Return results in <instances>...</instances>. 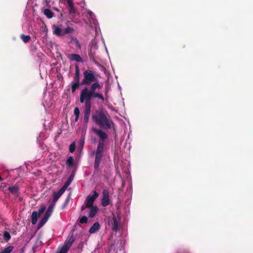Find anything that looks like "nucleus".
Here are the masks:
<instances>
[{"label": "nucleus", "mask_w": 253, "mask_h": 253, "mask_svg": "<svg viewBox=\"0 0 253 253\" xmlns=\"http://www.w3.org/2000/svg\"><path fill=\"white\" fill-rule=\"evenodd\" d=\"M83 76L81 84L86 86L81 91L80 97L97 98L104 102V97L99 91L102 88V84L98 82L97 75L91 70H86L83 72Z\"/></svg>", "instance_id": "1"}, {"label": "nucleus", "mask_w": 253, "mask_h": 253, "mask_svg": "<svg viewBox=\"0 0 253 253\" xmlns=\"http://www.w3.org/2000/svg\"><path fill=\"white\" fill-rule=\"evenodd\" d=\"M92 119L95 123L105 129H110L114 126V124L107 111L97 110L92 115Z\"/></svg>", "instance_id": "2"}, {"label": "nucleus", "mask_w": 253, "mask_h": 253, "mask_svg": "<svg viewBox=\"0 0 253 253\" xmlns=\"http://www.w3.org/2000/svg\"><path fill=\"white\" fill-rule=\"evenodd\" d=\"M94 98L80 97V102L84 103V122L87 124L89 121L91 108V101L95 99Z\"/></svg>", "instance_id": "3"}, {"label": "nucleus", "mask_w": 253, "mask_h": 253, "mask_svg": "<svg viewBox=\"0 0 253 253\" xmlns=\"http://www.w3.org/2000/svg\"><path fill=\"white\" fill-rule=\"evenodd\" d=\"M104 144L98 143L96 152H92V154H95V160L94 169L97 170L99 169L101 162L104 156Z\"/></svg>", "instance_id": "4"}, {"label": "nucleus", "mask_w": 253, "mask_h": 253, "mask_svg": "<svg viewBox=\"0 0 253 253\" xmlns=\"http://www.w3.org/2000/svg\"><path fill=\"white\" fill-rule=\"evenodd\" d=\"M62 26L53 25L52 26V29L53 34L58 37H62L66 35L72 33L74 31V29L71 27H67L63 29L62 28Z\"/></svg>", "instance_id": "5"}, {"label": "nucleus", "mask_w": 253, "mask_h": 253, "mask_svg": "<svg viewBox=\"0 0 253 253\" xmlns=\"http://www.w3.org/2000/svg\"><path fill=\"white\" fill-rule=\"evenodd\" d=\"M120 219L117 218L115 215H113L112 217L108 219V224L112 228V230L114 232H117L119 229V226Z\"/></svg>", "instance_id": "6"}, {"label": "nucleus", "mask_w": 253, "mask_h": 253, "mask_svg": "<svg viewBox=\"0 0 253 253\" xmlns=\"http://www.w3.org/2000/svg\"><path fill=\"white\" fill-rule=\"evenodd\" d=\"M74 237L73 235L68 237L65 241L63 247L59 252L60 253H67L74 243Z\"/></svg>", "instance_id": "7"}, {"label": "nucleus", "mask_w": 253, "mask_h": 253, "mask_svg": "<svg viewBox=\"0 0 253 253\" xmlns=\"http://www.w3.org/2000/svg\"><path fill=\"white\" fill-rule=\"evenodd\" d=\"M94 133L99 137L98 143L104 144V142L107 138V134L100 129L93 128Z\"/></svg>", "instance_id": "8"}, {"label": "nucleus", "mask_w": 253, "mask_h": 253, "mask_svg": "<svg viewBox=\"0 0 253 253\" xmlns=\"http://www.w3.org/2000/svg\"><path fill=\"white\" fill-rule=\"evenodd\" d=\"M103 197L101 199V204L106 207L109 204V194L107 189H104L102 192Z\"/></svg>", "instance_id": "9"}, {"label": "nucleus", "mask_w": 253, "mask_h": 253, "mask_svg": "<svg viewBox=\"0 0 253 253\" xmlns=\"http://www.w3.org/2000/svg\"><path fill=\"white\" fill-rule=\"evenodd\" d=\"M74 177V174L72 173L70 175L67 181L65 182L64 185L60 189L61 190V192L63 191L64 193V192L65 191V190L67 188V187L71 184L72 181L73 180Z\"/></svg>", "instance_id": "10"}, {"label": "nucleus", "mask_w": 253, "mask_h": 253, "mask_svg": "<svg viewBox=\"0 0 253 253\" xmlns=\"http://www.w3.org/2000/svg\"><path fill=\"white\" fill-rule=\"evenodd\" d=\"M68 58L72 61H76L78 62H83L81 56L77 54H71L68 56Z\"/></svg>", "instance_id": "11"}, {"label": "nucleus", "mask_w": 253, "mask_h": 253, "mask_svg": "<svg viewBox=\"0 0 253 253\" xmlns=\"http://www.w3.org/2000/svg\"><path fill=\"white\" fill-rule=\"evenodd\" d=\"M80 70L79 67L78 65H76L75 66V76L74 77L73 81L74 82H80Z\"/></svg>", "instance_id": "12"}, {"label": "nucleus", "mask_w": 253, "mask_h": 253, "mask_svg": "<svg viewBox=\"0 0 253 253\" xmlns=\"http://www.w3.org/2000/svg\"><path fill=\"white\" fill-rule=\"evenodd\" d=\"M94 201L92 199H91L90 198H89L88 196L86 198L85 200V206L84 207V206H82L81 208V210L82 211L84 210L86 208H90L93 207V205L94 203Z\"/></svg>", "instance_id": "13"}, {"label": "nucleus", "mask_w": 253, "mask_h": 253, "mask_svg": "<svg viewBox=\"0 0 253 253\" xmlns=\"http://www.w3.org/2000/svg\"><path fill=\"white\" fill-rule=\"evenodd\" d=\"M89 208L90 209L88 211V216L91 218L94 217L98 211V208L97 206H94Z\"/></svg>", "instance_id": "14"}, {"label": "nucleus", "mask_w": 253, "mask_h": 253, "mask_svg": "<svg viewBox=\"0 0 253 253\" xmlns=\"http://www.w3.org/2000/svg\"><path fill=\"white\" fill-rule=\"evenodd\" d=\"M63 193L64 192L63 191L61 192L60 190H59L57 192L54 193L53 195V199L51 203L55 205L57 201Z\"/></svg>", "instance_id": "15"}, {"label": "nucleus", "mask_w": 253, "mask_h": 253, "mask_svg": "<svg viewBox=\"0 0 253 253\" xmlns=\"http://www.w3.org/2000/svg\"><path fill=\"white\" fill-rule=\"evenodd\" d=\"M39 213H38L37 211H33L31 216V222L32 224L35 225L37 223L38 218L39 217Z\"/></svg>", "instance_id": "16"}, {"label": "nucleus", "mask_w": 253, "mask_h": 253, "mask_svg": "<svg viewBox=\"0 0 253 253\" xmlns=\"http://www.w3.org/2000/svg\"><path fill=\"white\" fill-rule=\"evenodd\" d=\"M19 187L16 186L14 185L11 187H9L8 188V190L13 195H14L15 196H18V193L19 191Z\"/></svg>", "instance_id": "17"}, {"label": "nucleus", "mask_w": 253, "mask_h": 253, "mask_svg": "<svg viewBox=\"0 0 253 253\" xmlns=\"http://www.w3.org/2000/svg\"><path fill=\"white\" fill-rule=\"evenodd\" d=\"M100 225L98 222H95L90 228L89 232L90 233H94L99 229Z\"/></svg>", "instance_id": "18"}, {"label": "nucleus", "mask_w": 253, "mask_h": 253, "mask_svg": "<svg viewBox=\"0 0 253 253\" xmlns=\"http://www.w3.org/2000/svg\"><path fill=\"white\" fill-rule=\"evenodd\" d=\"M69 6V11L70 14L75 13L76 12V8H75L73 0L67 2Z\"/></svg>", "instance_id": "19"}, {"label": "nucleus", "mask_w": 253, "mask_h": 253, "mask_svg": "<svg viewBox=\"0 0 253 253\" xmlns=\"http://www.w3.org/2000/svg\"><path fill=\"white\" fill-rule=\"evenodd\" d=\"M55 206L53 204L51 203L48 207L45 214L50 217L52 213Z\"/></svg>", "instance_id": "20"}, {"label": "nucleus", "mask_w": 253, "mask_h": 253, "mask_svg": "<svg viewBox=\"0 0 253 253\" xmlns=\"http://www.w3.org/2000/svg\"><path fill=\"white\" fill-rule=\"evenodd\" d=\"M43 13L47 18L50 19L54 16V13L48 8L44 9L43 10Z\"/></svg>", "instance_id": "21"}, {"label": "nucleus", "mask_w": 253, "mask_h": 253, "mask_svg": "<svg viewBox=\"0 0 253 253\" xmlns=\"http://www.w3.org/2000/svg\"><path fill=\"white\" fill-rule=\"evenodd\" d=\"M49 216L44 214L43 218L41 219L38 224V227L40 228L42 227L48 220Z\"/></svg>", "instance_id": "22"}, {"label": "nucleus", "mask_w": 253, "mask_h": 253, "mask_svg": "<svg viewBox=\"0 0 253 253\" xmlns=\"http://www.w3.org/2000/svg\"><path fill=\"white\" fill-rule=\"evenodd\" d=\"M71 84V90L72 93H74L80 85H81L80 82H72Z\"/></svg>", "instance_id": "23"}, {"label": "nucleus", "mask_w": 253, "mask_h": 253, "mask_svg": "<svg viewBox=\"0 0 253 253\" xmlns=\"http://www.w3.org/2000/svg\"><path fill=\"white\" fill-rule=\"evenodd\" d=\"M66 164L68 167H72L74 164V161L73 157L70 156L68 157L66 160Z\"/></svg>", "instance_id": "24"}, {"label": "nucleus", "mask_w": 253, "mask_h": 253, "mask_svg": "<svg viewBox=\"0 0 253 253\" xmlns=\"http://www.w3.org/2000/svg\"><path fill=\"white\" fill-rule=\"evenodd\" d=\"M74 114L75 116V121L77 122L79 120L80 115V109L78 107H76L75 108L74 110Z\"/></svg>", "instance_id": "25"}, {"label": "nucleus", "mask_w": 253, "mask_h": 253, "mask_svg": "<svg viewBox=\"0 0 253 253\" xmlns=\"http://www.w3.org/2000/svg\"><path fill=\"white\" fill-rule=\"evenodd\" d=\"M20 38L25 43L28 42L31 39V37L30 36L25 35L24 34H22L20 36Z\"/></svg>", "instance_id": "26"}, {"label": "nucleus", "mask_w": 253, "mask_h": 253, "mask_svg": "<svg viewBox=\"0 0 253 253\" xmlns=\"http://www.w3.org/2000/svg\"><path fill=\"white\" fill-rule=\"evenodd\" d=\"M13 248V246H8L1 251L0 253H10L12 251Z\"/></svg>", "instance_id": "27"}, {"label": "nucleus", "mask_w": 253, "mask_h": 253, "mask_svg": "<svg viewBox=\"0 0 253 253\" xmlns=\"http://www.w3.org/2000/svg\"><path fill=\"white\" fill-rule=\"evenodd\" d=\"M3 238L5 241L8 242L11 238V236L8 232L5 231L3 234Z\"/></svg>", "instance_id": "28"}, {"label": "nucleus", "mask_w": 253, "mask_h": 253, "mask_svg": "<svg viewBox=\"0 0 253 253\" xmlns=\"http://www.w3.org/2000/svg\"><path fill=\"white\" fill-rule=\"evenodd\" d=\"M75 148H76V143H75V142H73L70 144V145L69 146L70 152L73 153L75 150Z\"/></svg>", "instance_id": "29"}, {"label": "nucleus", "mask_w": 253, "mask_h": 253, "mask_svg": "<svg viewBox=\"0 0 253 253\" xmlns=\"http://www.w3.org/2000/svg\"><path fill=\"white\" fill-rule=\"evenodd\" d=\"M79 222L81 224L86 223L87 222V217L84 215L79 220Z\"/></svg>", "instance_id": "30"}, {"label": "nucleus", "mask_w": 253, "mask_h": 253, "mask_svg": "<svg viewBox=\"0 0 253 253\" xmlns=\"http://www.w3.org/2000/svg\"><path fill=\"white\" fill-rule=\"evenodd\" d=\"M98 193L95 191L93 192L92 196L88 197L94 201L95 199L98 197Z\"/></svg>", "instance_id": "31"}, {"label": "nucleus", "mask_w": 253, "mask_h": 253, "mask_svg": "<svg viewBox=\"0 0 253 253\" xmlns=\"http://www.w3.org/2000/svg\"><path fill=\"white\" fill-rule=\"evenodd\" d=\"M46 207L45 206L43 205L39 209L38 213H39V215H40L45 210Z\"/></svg>", "instance_id": "32"}, {"label": "nucleus", "mask_w": 253, "mask_h": 253, "mask_svg": "<svg viewBox=\"0 0 253 253\" xmlns=\"http://www.w3.org/2000/svg\"><path fill=\"white\" fill-rule=\"evenodd\" d=\"M73 42L75 43L76 46L79 49H81V46L79 42V41L77 38L73 39Z\"/></svg>", "instance_id": "33"}, {"label": "nucleus", "mask_w": 253, "mask_h": 253, "mask_svg": "<svg viewBox=\"0 0 253 253\" xmlns=\"http://www.w3.org/2000/svg\"><path fill=\"white\" fill-rule=\"evenodd\" d=\"M87 13L89 14V15L90 16V17H92V15H93V13L92 11H88Z\"/></svg>", "instance_id": "34"}]
</instances>
